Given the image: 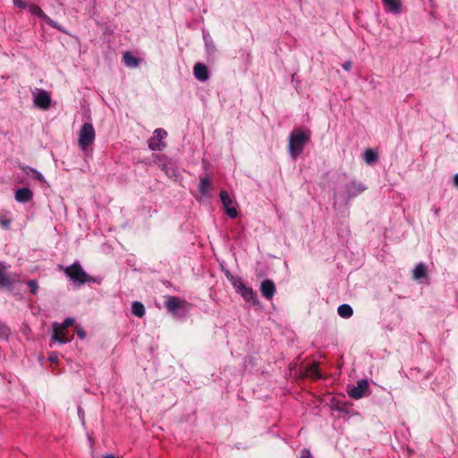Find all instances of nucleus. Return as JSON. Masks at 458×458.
Returning <instances> with one entry per match:
<instances>
[{
    "label": "nucleus",
    "mask_w": 458,
    "mask_h": 458,
    "mask_svg": "<svg viewBox=\"0 0 458 458\" xmlns=\"http://www.w3.org/2000/svg\"><path fill=\"white\" fill-rule=\"evenodd\" d=\"M310 131H303L297 128L291 132L289 136V153L293 159L302 153L305 145L310 141Z\"/></svg>",
    "instance_id": "nucleus-1"
},
{
    "label": "nucleus",
    "mask_w": 458,
    "mask_h": 458,
    "mask_svg": "<svg viewBox=\"0 0 458 458\" xmlns=\"http://www.w3.org/2000/svg\"><path fill=\"white\" fill-rule=\"evenodd\" d=\"M232 284L236 293L241 294L246 301L251 302L252 304L259 303L257 293L252 288L246 286L241 278H233Z\"/></svg>",
    "instance_id": "nucleus-2"
},
{
    "label": "nucleus",
    "mask_w": 458,
    "mask_h": 458,
    "mask_svg": "<svg viewBox=\"0 0 458 458\" xmlns=\"http://www.w3.org/2000/svg\"><path fill=\"white\" fill-rule=\"evenodd\" d=\"M96 133L93 125L89 123H85L81 126L79 132V146L81 149L85 150L95 140Z\"/></svg>",
    "instance_id": "nucleus-3"
},
{
    "label": "nucleus",
    "mask_w": 458,
    "mask_h": 458,
    "mask_svg": "<svg viewBox=\"0 0 458 458\" xmlns=\"http://www.w3.org/2000/svg\"><path fill=\"white\" fill-rule=\"evenodd\" d=\"M64 273L71 280L79 284H84L89 281V276L78 262L67 267L64 269Z\"/></svg>",
    "instance_id": "nucleus-4"
},
{
    "label": "nucleus",
    "mask_w": 458,
    "mask_h": 458,
    "mask_svg": "<svg viewBox=\"0 0 458 458\" xmlns=\"http://www.w3.org/2000/svg\"><path fill=\"white\" fill-rule=\"evenodd\" d=\"M167 136V132L161 128L156 129L154 131V136L151 137L148 140V148L151 150H162L165 144L163 142V140Z\"/></svg>",
    "instance_id": "nucleus-5"
},
{
    "label": "nucleus",
    "mask_w": 458,
    "mask_h": 458,
    "mask_svg": "<svg viewBox=\"0 0 458 458\" xmlns=\"http://www.w3.org/2000/svg\"><path fill=\"white\" fill-rule=\"evenodd\" d=\"M366 186L363 185L361 182H355V181H352V182H348L347 184H345L344 186V190H345V194H346V198H345V201L346 203L352 198H355L357 197L358 195H360L361 192H363L365 190H366Z\"/></svg>",
    "instance_id": "nucleus-6"
},
{
    "label": "nucleus",
    "mask_w": 458,
    "mask_h": 458,
    "mask_svg": "<svg viewBox=\"0 0 458 458\" xmlns=\"http://www.w3.org/2000/svg\"><path fill=\"white\" fill-rule=\"evenodd\" d=\"M368 389L369 382L366 379H360L357 382V386L348 391V394L354 399H360L366 394Z\"/></svg>",
    "instance_id": "nucleus-7"
},
{
    "label": "nucleus",
    "mask_w": 458,
    "mask_h": 458,
    "mask_svg": "<svg viewBox=\"0 0 458 458\" xmlns=\"http://www.w3.org/2000/svg\"><path fill=\"white\" fill-rule=\"evenodd\" d=\"M220 199L224 208H225L227 215L231 218H235L238 216V211L235 208L230 207V205L233 203V199L228 194V192L225 191H222L220 192Z\"/></svg>",
    "instance_id": "nucleus-8"
},
{
    "label": "nucleus",
    "mask_w": 458,
    "mask_h": 458,
    "mask_svg": "<svg viewBox=\"0 0 458 458\" xmlns=\"http://www.w3.org/2000/svg\"><path fill=\"white\" fill-rule=\"evenodd\" d=\"M260 292L263 297H265L267 300H270L275 295L276 293L275 283L270 279H266L262 281L260 285Z\"/></svg>",
    "instance_id": "nucleus-9"
},
{
    "label": "nucleus",
    "mask_w": 458,
    "mask_h": 458,
    "mask_svg": "<svg viewBox=\"0 0 458 458\" xmlns=\"http://www.w3.org/2000/svg\"><path fill=\"white\" fill-rule=\"evenodd\" d=\"M33 198L32 191L28 187L18 189L15 192L14 199L19 203H27Z\"/></svg>",
    "instance_id": "nucleus-10"
},
{
    "label": "nucleus",
    "mask_w": 458,
    "mask_h": 458,
    "mask_svg": "<svg viewBox=\"0 0 458 458\" xmlns=\"http://www.w3.org/2000/svg\"><path fill=\"white\" fill-rule=\"evenodd\" d=\"M193 74L199 81H206L208 79V67L201 63H197L193 67Z\"/></svg>",
    "instance_id": "nucleus-11"
},
{
    "label": "nucleus",
    "mask_w": 458,
    "mask_h": 458,
    "mask_svg": "<svg viewBox=\"0 0 458 458\" xmlns=\"http://www.w3.org/2000/svg\"><path fill=\"white\" fill-rule=\"evenodd\" d=\"M34 103L42 109H47L51 104V98L47 91H40L35 98Z\"/></svg>",
    "instance_id": "nucleus-12"
},
{
    "label": "nucleus",
    "mask_w": 458,
    "mask_h": 458,
    "mask_svg": "<svg viewBox=\"0 0 458 458\" xmlns=\"http://www.w3.org/2000/svg\"><path fill=\"white\" fill-rule=\"evenodd\" d=\"M29 8V11L30 13L37 15L40 17L42 20H44L47 24L51 25L52 27H56L54 21L51 20L44 12L41 10V8L38 5L36 4H29L27 5Z\"/></svg>",
    "instance_id": "nucleus-13"
},
{
    "label": "nucleus",
    "mask_w": 458,
    "mask_h": 458,
    "mask_svg": "<svg viewBox=\"0 0 458 458\" xmlns=\"http://www.w3.org/2000/svg\"><path fill=\"white\" fill-rule=\"evenodd\" d=\"M53 331H54L53 339L57 341L58 343H60V344H66V343L71 341L70 338H68L66 336L65 330L61 329L59 327V324L58 323H55L53 325Z\"/></svg>",
    "instance_id": "nucleus-14"
},
{
    "label": "nucleus",
    "mask_w": 458,
    "mask_h": 458,
    "mask_svg": "<svg viewBox=\"0 0 458 458\" xmlns=\"http://www.w3.org/2000/svg\"><path fill=\"white\" fill-rule=\"evenodd\" d=\"M7 267L0 261V288H10L12 285V280L7 275Z\"/></svg>",
    "instance_id": "nucleus-15"
},
{
    "label": "nucleus",
    "mask_w": 458,
    "mask_h": 458,
    "mask_svg": "<svg viewBox=\"0 0 458 458\" xmlns=\"http://www.w3.org/2000/svg\"><path fill=\"white\" fill-rule=\"evenodd\" d=\"M386 10L392 13H400L402 11V3L400 0H382Z\"/></svg>",
    "instance_id": "nucleus-16"
},
{
    "label": "nucleus",
    "mask_w": 458,
    "mask_h": 458,
    "mask_svg": "<svg viewBox=\"0 0 458 458\" xmlns=\"http://www.w3.org/2000/svg\"><path fill=\"white\" fill-rule=\"evenodd\" d=\"M160 167L169 178H176L178 176V169L173 162L165 161L160 165Z\"/></svg>",
    "instance_id": "nucleus-17"
},
{
    "label": "nucleus",
    "mask_w": 458,
    "mask_h": 458,
    "mask_svg": "<svg viewBox=\"0 0 458 458\" xmlns=\"http://www.w3.org/2000/svg\"><path fill=\"white\" fill-rule=\"evenodd\" d=\"M182 302L183 301L175 296H168L165 305L169 311L175 312L177 310L182 307Z\"/></svg>",
    "instance_id": "nucleus-18"
},
{
    "label": "nucleus",
    "mask_w": 458,
    "mask_h": 458,
    "mask_svg": "<svg viewBox=\"0 0 458 458\" xmlns=\"http://www.w3.org/2000/svg\"><path fill=\"white\" fill-rule=\"evenodd\" d=\"M306 375L310 377H313L314 379L320 378L322 376L319 370L318 363L314 362L310 364L309 367H307Z\"/></svg>",
    "instance_id": "nucleus-19"
},
{
    "label": "nucleus",
    "mask_w": 458,
    "mask_h": 458,
    "mask_svg": "<svg viewBox=\"0 0 458 458\" xmlns=\"http://www.w3.org/2000/svg\"><path fill=\"white\" fill-rule=\"evenodd\" d=\"M338 315L344 318H349L352 316L353 310L349 304H342L337 309Z\"/></svg>",
    "instance_id": "nucleus-20"
},
{
    "label": "nucleus",
    "mask_w": 458,
    "mask_h": 458,
    "mask_svg": "<svg viewBox=\"0 0 458 458\" xmlns=\"http://www.w3.org/2000/svg\"><path fill=\"white\" fill-rule=\"evenodd\" d=\"M131 312L138 318H142L145 315V307L140 301H134L131 307Z\"/></svg>",
    "instance_id": "nucleus-21"
},
{
    "label": "nucleus",
    "mask_w": 458,
    "mask_h": 458,
    "mask_svg": "<svg viewBox=\"0 0 458 458\" xmlns=\"http://www.w3.org/2000/svg\"><path fill=\"white\" fill-rule=\"evenodd\" d=\"M426 275H427L426 266L422 263L417 265L413 270V278L416 280H420V279L425 277Z\"/></svg>",
    "instance_id": "nucleus-22"
},
{
    "label": "nucleus",
    "mask_w": 458,
    "mask_h": 458,
    "mask_svg": "<svg viewBox=\"0 0 458 458\" xmlns=\"http://www.w3.org/2000/svg\"><path fill=\"white\" fill-rule=\"evenodd\" d=\"M210 188H211V181L207 177L200 178L199 190V192L201 193V195H203V196L206 195L208 192Z\"/></svg>",
    "instance_id": "nucleus-23"
},
{
    "label": "nucleus",
    "mask_w": 458,
    "mask_h": 458,
    "mask_svg": "<svg viewBox=\"0 0 458 458\" xmlns=\"http://www.w3.org/2000/svg\"><path fill=\"white\" fill-rule=\"evenodd\" d=\"M123 62L130 67H137L139 65V59L134 57L130 52L124 53Z\"/></svg>",
    "instance_id": "nucleus-24"
},
{
    "label": "nucleus",
    "mask_w": 458,
    "mask_h": 458,
    "mask_svg": "<svg viewBox=\"0 0 458 458\" xmlns=\"http://www.w3.org/2000/svg\"><path fill=\"white\" fill-rule=\"evenodd\" d=\"M364 160L371 165L377 160V154L373 149L368 148L364 152Z\"/></svg>",
    "instance_id": "nucleus-25"
},
{
    "label": "nucleus",
    "mask_w": 458,
    "mask_h": 458,
    "mask_svg": "<svg viewBox=\"0 0 458 458\" xmlns=\"http://www.w3.org/2000/svg\"><path fill=\"white\" fill-rule=\"evenodd\" d=\"M10 334V327L0 320V339H7Z\"/></svg>",
    "instance_id": "nucleus-26"
},
{
    "label": "nucleus",
    "mask_w": 458,
    "mask_h": 458,
    "mask_svg": "<svg viewBox=\"0 0 458 458\" xmlns=\"http://www.w3.org/2000/svg\"><path fill=\"white\" fill-rule=\"evenodd\" d=\"M12 224V219L6 214H0V226L4 229H9Z\"/></svg>",
    "instance_id": "nucleus-27"
},
{
    "label": "nucleus",
    "mask_w": 458,
    "mask_h": 458,
    "mask_svg": "<svg viewBox=\"0 0 458 458\" xmlns=\"http://www.w3.org/2000/svg\"><path fill=\"white\" fill-rule=\"evenodd\" d=\"M74 319L72 318H67L64 320L62 324H59V327L61 329L66 330L67 328L72 327L74 325Z\"/></svg>",
    "instance_id": "nucleus-28"
},
{
    "label": "nucleus",
    "mask_w": 458,
    "mask_h": 458,
    "mask_svg": "<svg viewBox=\"0 0 458 458\" xmlns=\"http://www.w3.org/2000/svg\"><path fill=\"white\" fill-rule=\"evenodd\" d=\"M27 284L30 289V293L32 294H36L38 288L37 282L35 280H30L28 281Z\"/></svg>",
    "instance_id": "nucleus-29"
},
{
    "label": "nucleus",
    "mask_w": 458,
    "mask_h": 458,
    "mask_svg": "<svg viewBox=\"0 0 458 458\" xmlns=\"http://www.w3.org/2000/svg\"><path fill=\"white\" fill-rule=\"evenodd\" d=\"M75 333L77 336L80 337L81 339H84L87 336V332L81 327L79 326L75 327Z\"/></svg>",
    "instance_id": "nucleus-30"
},
{
    "label": "nucleus",
    "mask_w": 458,
    "mask_h": 458,
    "mask_svg": "<svg viewBox=\"0 0 458 458\" xmlns=\"http://www.w3.org/2000/svg\"><path fill=\"white\" fill-rule=\"evenodd\" d=\"M21 169H22V171H23L26 174H28V175H30V174H34V172H35V169H34V168H32V167H30V166H28V165H23V166H21Z\"/></svg>",
    "instance_id": "nucleus-31"
},
{
    "label": "nucleus",
    "mask_w": 458,
    "mask_h": 458,
    "mask_svg": "<svg viewBox=\"0 0 458 458\" xmlns=\"http://www.w3.org/2000/svg\"><path fill=\"white\" fill-rule=\"evenodd\" d=\"M301 458H313V456L310 454V450L303 449L301 451Z\"/></svg>",
    "instance_id": "nucleus-32"
},
{
    "label": "nucleus",
    "mask_w": 458,
    "mask_h": 458,
    "mask_svg": "<svg viewBox=\"0 0 458 458\" xmlns=\"http://www.w3.org/2000/svg\"><path fill=\"white\" fill-rule=\"evenodd\" d=\"M13 4L15 6L20 8H26L27 4L23 2V0H13Z\"/></svg>",
    "instance_id": "nucleus-33"
},
{
    "label": "nucleus",
    "mask_w": 458,
    "mask_h": 458,
    "mask_svg": "<svg viewBox=\"0 0 458 458\" xmlns=\"http://www.w3.org/2000/svg\"><path fill=\"white\" fill-rule=\"evenodd\" d=\"M352 67V63L351 61H346L344 64H343V68L345 70V71H350Z\"/></svg>",
    "instance_id": "nucleus-34"
},
{
    "label": "nucleus",
    "mask_w": 458,
    "mask_h": 458,
    "mask_svg": "<svg viewBox=\"0 0 458 458\" xmlns=\"http://www.w3.org/2000/svg\"><path fill=\"white\" fill-rule=\"evenodd\" d=\"M33 175L40 182H44V176L42 175L41 173H39L38 171L35 170Z\"/></svg>",
    "instance_id": "nucleus-35"
},
{
    "label": "nucleus",
    "mask_w": 458,
    "mask_h": 458,
    "mask_svg": "<svg viewBox=\"0 0 458 458\" xmlns=\"http://www.w3.org/2000/svg\"><path fill=\"white\" fill-rule=\"evenodd\" d=\"M454 183L456 187H458V174L454 177Z\"/></svg>",
    "instance_id": "nucleus-36"
},
{
    "label": "nucleus",
    "mask_w": 458,
    "mask_h": 458,
    "mask_svg": "<svg viewBox=\"0 0 458 458\" xmlns=\"http://www.w3.org/2000/svg\"><path fill=\"white\" fill-rule=\"evenodd\" d=\"M103 458H115V457L112 454H106L103 456Z\"/></svg>",
    "instance_id": "nucleus-37"
}]
</instances>
